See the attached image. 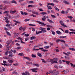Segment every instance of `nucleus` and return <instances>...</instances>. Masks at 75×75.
<instances>
[{
    "instance_id": "obj_1",
    "label": "nucleus",
    "mask_w": 75,
    "mask_h": 75,
    "mask_svg": "<svg viewBox=\"0 0 75 75\" xmlns=\"http://www.w3.org/2000/svg\"><path fill=\"white\" fill-rule=\"evenodd\" d=\"M13 50L11 49L9 52V55L8 56V57H13Z\"/></svg>"
},
{
    "instance_id": "obj_2",
    "label": "nucleus",
    "mask_w": 75,
    "mask_h": 75,
    "mask_svg": "<svg viewBox=\"0 0 75 75\" xmlns=\"http://www.w3.org/2000/svg\"><path fill=\"white\" fill-rule=\"evenodd\" d=\"M39 30H40L42 31V33H46L47 30L45 29H43V28L40 27L39 28Z\"/></svg>"
},
{
    "instance_id": "obj_3",
    "label": "nucleus",
    "mask_w": 75,
    "mask_h": 75,
    "mask_svg": "<svg viewBox=\"0 0 75 75\" xmlns=\"http://www.w3.org/2000/svg\"><path fill=\"white\" fill-rule=\"evenodd\" d=\"M53 59H50V62L52 64H56L58 62L56 61H53Z\"/></svg>"
},
{
    "instance_id": "obj_4",
    "label": "nucleus",
    "mask_w": 75,
    "mask_h": 75,
    "mask_svg": "<svg viewBox=\"0 0 75 75\" xmlns=\"http://www.w3.org/2000/svg\"><path fill=\"white\" fill-rule=\"evenodd\" d=\"M38 68H34L33 69H30V71H32V72H35V73H36L38 71H36L37 70H38Z\"/></svg>"
},
{
    "instance_id": "obj_5",
    "label": "nucleus",
    "mask_w": 75,
    "mask_h": 75,
    "mask_svg": "<svg viewBox=\"0 0 75 75\" xmlns=\"http://www.w3.org/2000/svg\"><path fill=\"white\" fill-rule=\"evenodd\" d=\"M36 21V22H38L39 24H42L40 25L41 26H43V27H45V24L39 21Z\"/></svg>"
},
{
    "instance_id": "obj_6",
    "label": "nucleus",
    "mask_w": 75,
    "mask_h": 75,
    "mask_svg": "<svg viewBox=\"0 0 75 75\" xmlns=\"http://www.w3.org/2000/svg\"><path fill=\"white\" fill-rule=\"evenodd\" d=\"M23 58L25 59H28V60L29 61H31V59L30 58L28 57H24Z\"/></svg>"
},
{
    "instance_id": "obj_7",
    "label": "nucleus",
    "mask_w": 75,
    "mask_h": 75,
    "mask_svg": "<svg viewBox=\"0 0 75 75\" xmlns=\"http://www.w3.org/2000/svg\"><path fill=\"white\" fill-rule=\"evenodd\" d=\"M63 72L65 74H67V73H68V72H69V71L68 70H66L63 71Z\"/></svg>"
},
{
    "instance_id": "obj_8",
    "label": "nucleus",
    "mask_w": 75,
    "mask_h": 75,
    "mask_svg": "<svg viewBox=\"0 0 75 75\" xmlns=\"http://www.w3.org/2000/svg\"><path fill=\"white\" fill-rule=\"evenodd\" d=\"M37 54L39 57H42V55L40 53L38 52L37 53Z\"/></svg>"
},
{
    "instance_id": "obj_9",
    "label": "nucleus",
    "mask_w": 75,
    "mask_h": 75,
    "mask_svg": "<svg viewBox=\"0 0 75 75\" xmlns=\"http://www.w3.org/2000/svg\"><path fill=\"white\" fill-rule=\"evenodd\" d=\"M64 3H65V4H69V3L68 2H67L66 1H63Z\"/></svg>"
},
{
    "instance_id": "obj_10",
    "label": "nucleus",
    "mask_w": 75,
    "mask_h": 75,
    "mask_svg": "<svg viewBox=\"0 0 75 75\" xmlns=\"http://www.w3.org/2000/svg\"><path fill=\"white\" fill-rule=\"evenodd\" d=\"M9 62V63H10V64H12V63L13 62V61L12 60L9 59L8 61Z\"/></svg>"
},
{
    "instance_id": "obj_11",
    "label": "nucleus",
    "mask_w": 75,
    "mask_h": 75,
    "mask_svg": "<svg viewBox=\"0 0 75 75\" xmlns=\"http://www.w3.org/2000/svg\"><path fill=\"white\" fill-rule=\"evenodd\" d=\"M70 64H71V67H73V68H74L75 67V64L74 65L72 63H70Z\"/></svg>"
},
{
    "instance_id": "obj_12",
    "label": "nucleus",
    "mask_w": 75,
    "mask_h": 75,
    "mask_svg": "<svg viewBox=\"0 0 75 75\" xmlns=\"http://www.w3.org/2000/svg\"><path fill=\"white\" fill-rule=\"evenodd\" d=\"M17 11L16 10L12 11H10V13H11V14H13V13H16V12Z\"/></svg>"
},
{
    "instance_id": "obj_13",
    "label": "nucleus",
    "mask_w": 75,
    "mask_h": 75,
    "mask_svg": "<svg viewBox=\"0 0 75 75\" xmlns=\"http://www.w3.org/2000/svg\"><path fill=\"white\" fill-rule=\"evenodd\" d=\"M36 34H40L41 33H42V31H38V32H37V30L36 31Z\"/></svg>"
},
{
    "instance_id": "obj_14",
    "label": "nucleus",
    "mask_w": 75,
    "mask_h": 75,
    "mask_svg": "<svg viewBox=\"0 0 75 75\" xmlns=\"http://www.w3.org/2000/svg\"><path fill=\"white\" fill-rule=\"evenodd\" d=\"M26 64H27V65H28V64H32V65L33 64V63H32V62H26Z\"/></svg>"
},
{
    "instance_id": "obj_15",
    "label": "nucleus",
    "mask_w": 75,
    "mask_h": 75,
    "mask_svg": "<svg viewBox=\"0 0 75 75\" xmlns=\"http://www.w3.org/2000/svg\"><path fill=\"white\" fill-rule=\"evenodd\" d=\"M17 35H18V34L17 33H14L13 37H14V38H15V37H17Z\"/></svg>"
},
{
    "instance_id": "obj_16",
    "label": "nucleus",
    "mask_w": 75,
    "mask_h": 75,
    "mask_svg": "<svg viewBox=\"0 0 75 75\" xmlns=\"http://www.w3.org/2000/svg\"><path fill=\"white\" fill-rule=\"evenodd\" d=\"M35 36H32L30 38V40H34V39H35Z\"/></svg>"
},
{
    "instance_id": "obj_17",
    "label": "nucleus",
    "mask_w": 75,
    "mask_h": 75,
    "mask_svg": "<svg viewBox=\"0 0 75 75\" xmlns=\"http://www.w3.org/2000/svg\"><path fill=\"white\" fill-rule=\"evenodd\" d=\"M55 71V70H53V71L50 70V71H49V72L50 74H52L53 73V72H54Z\"/></svg>"
},
{
    "instance_id": "obj_18",
    "label": "nucleus",
    "mask_w": 75,
    "mask_h": 75,
    "mask_svg": "<svg viewBox=\"0 0 75 75\" xmlns=\"http://www.w3.org/2000/svg\"><path fill=\"white\" fill-rule=\"evenodd\" d=\"M56 33L57 34H62V33H61V32L58 30L57 31Z\"/></svg>"
},
{
    "instance_id": "obj_19",
    "label": "nucleus",
    "mask_w": 75,
    "mask_h": 75,
    "mask_svg": "<svg viewBox=\"0 0 75 75\" xmlns=\"http://www.w3.org/2000/svg\"><path fill=\"white\" fill-rule=\"evenodd\" d=\"M12 74H13L14 75H17V72H15V71H13L12 73Z\"/></svg>"
},
{
    "instance_id": "obj_20",
    "label": "nucleus",
    "mask_w": 75,
    "mask_h": 75,
    "mask_svg": "<svg viewBox=\"0 0 75 75\" xmlns=\"http://www.w3.org/2000/svg\"><path fill=\"white\" fill-rule=\"evenodd\" d=\"M31 56H32V58H36V55H35L34 54H33L31 55Z\"/></svg>"
},
{
    "instance_id": "obj_21",
    "label": "nucleus",
    "mask_w": 75,
    "mask_h": 75,
    "mask_svg": "<svg viewBox=\"0 0 75 75\" xmlns=\"http://www.w3.org/2000/svg\"><path fill=\"white\" fill-rule=\"evenodd\" d=\"M41 59L43 62H44V63H47V61H45L44 59Z\"/></svg>"
},
{
    "instance_id": "obj_22",
    "label": "nucleus",
    "mask_w": 75,
    "mask_h": 75,
    "mask_svg": "<svg viewBox=\"0 0 75 75\" xmlns=\"http://www.w3.org/2000/svg\"><path fill=\"white\" fill-rule=\"evenodd\" d=\"M12 3H14L15 4H17V2L16 1L13 0L11 1Z\"/></svg>"
},
{
    "instance_id": "obj_23",
    "label": "nucleus",
    "mask_w": 75,
    "mask_h": 75,
    "mask_svg": "<svg viewBox=\"0 0 75 75\" xmlns=\"http://www.w3.org/2000/svg\"><path fill=\"white\" fill-rule=\"evenodd\" d=\"M6 33L8 35H11V34H10V33H9V32H8L7 30H6Z\"/></svg>"
},
{
    "instance_id": "obj_24",
    "label": "nucleus",
    "mask_w": 75,
    "mask_h": 75,
    "mask_svg": "<svg viewBox=\"0 0 75 75\" xmlns=\"http://www.w3.org/2000/svg\"><path fill=\"white\" fill-rule=\"evenodd\" d=\"M42 20L43 21H45V20H46V18L44 16L43 18H42Z\"/></svg>"
},
{
    "instance_id": "obj_25",
    "label": "nucleus",
    "mask_w": 75,
    "mask_h": 75,
    "mask_svg": "<svg viewBox=\"0 0 75 75\" xmlns=\"http://www.w3.org/2000/svg\"><path fill=\"white\" fill-rule=\"evenodd\" d=\"M40 14H42V15H44L45 14H47V13H46L45 12H42L40 13Z\"/></svg>"
},
{
    "instance_id": "obj_26",
    "label": "nucleus",
    "mask_w": 75,
    "mask_h": 75,
    "mask_svg": "<svg viewBox=\"0 0 75 75\" xmlns=\"http://www.w3.org/2000/svg\"><path fill=\"white\" fill-rule=\"evenodd\" d=\"M54 8L56 10H57V11H59V9L55 6H54Z\"/></svg>"
},
{
    "instance_id": "obj_27",
    "label": "nucleus",
    "mask_w": 75,
    "mask_h": 75,
    "mask_svg": "<svg viewBox=\"0 0 75 75\" xmlns=\"http://www.w3.org/2000/svg\"><path fill=\"white\" fill-rule=\"evenodd\" d=\"M47 6L49 9L50 10H51V9H52V8H51V7L50 6L47 5Z\"/></svg>"
},
{
    "instance_id": "obj_28",
    "label": "nucleus",
    "mask_w": 75,
    "mask_h": 75,
    "mask_svg": "<svg viewBox=\"0 0 75 75\" xmlns=\"http://www.w3.org/2000/svg\"><path fill=\"white\" fill-rule=\"evenodd\" d=\"M66 63L67 65H69L70 64V62L69 61H66Z\"/></svg>"
},
{
    "instance_id": "obj_29",
    "label": "nucleus",
    "mask_w": 75,
    "mask_h": 75,
    "mask_svg": "<svg viewBox=\"0 0 75 75\" xmlns=\"http://www.w3.org/2000/svg\"><path fill=\"white\" fill-rule=\"evenodd\" d=\"M69 50H71V51H75V50L74 48H70Z\"/></svg>"
},
{
    "instance_id": "obj_30",
    "label": "nucleus",
    "mask_w": 75,
    "mask_h": 75,
    "mask_svg": "<svg viewBox=\"0 0 75 75\" xmlns=\"http://www.w3.org/2000/svg\"><path fill=\"white\" fill-rule=\"evenodd\" d=\"M33 65H35V66L37 67H40L39 65L38 64H33Z\"/></svg>"
},
{
    "instance_id": "obj_31",
    "label": "nucleus",
    "mask_w": 75,
    "mask_h": 75,
    "mask_svg": "<svg viewBox=\"0 0 75 75\" xmlns=\"http://www.w3.org/2000/svg\"><path fill=\"white\" fill-rule=\"evenodd\" d=\"M13 65L14 66H18V63H16L15 64H13Z\"/></svg>"
},
{
    "instance_id": "obj_32",
    "label": "nucleus",
    "mask_w": 75,
    "mask_h": 75,
    "mask_svg": "<svg viewBox=\"0 0 75 75\" xmlns=\"http://www.w3.org/2000/svg\"><path fill=\"white\" fill-rule=\"evenodd\" d=\"M44 48H45V49H48V48H50V46H45L44 47Z\"/></svg>"
},
{
    "instance_id": "obj_33",
    "label": "nucleus",
    "mask_w": 75,
    "mask_h": 75,
    "mask_svg": "<svg viewBox=\"0 0 75 75\" xmlns=\"http://www.w3.org/2000/svg\"><path fill=\"white\" fill-rule=\"evenodd\" d=\"M51 16L52 17V18H56V17L55 16L53 15H51Z\"/></svg>"
},
{
    "instance_id": "obj_34",
    "label": "nucleus",
    "mask_w": 75,
    "mask_h": 75,
    "mask_svg": "<svg viewBox=\"0 0 75 75\" xmlns=\"http://www.w3.org/2000/svg\"><path fill=\"white\" fill-rule=\"evenodd\" d=\"M33 13V14H36V15H38V13L37 12L34 11Z\"/></svg>"
},
{
    "instance_id": "obj_35",
    "label": "nucleus",
    "mask_w": 75,
    "mask_h": 75,
    "mask_svg": "<svg viewBox=\"0 0 75 75\" xmlns=\"http://www.w3.org/2000/svg\"><path fill=\"white\" fill-rule=\"evenodd\" d=\"M65 33H66V34H68V33H69V31L68 30H65L64 32Z\"/></svg>"
},
{
    "instance_id": "obj_36",
    "label": "nucleus",
    "mask_w": 75,
    "mask_h": 75,
    "mask_svg": "<svg viewBox=\"0 0 75 75\" xmlns=\"http://www.w3.org/2000/svg\"><path fill=\"white\" fill-rule=\"evenodd\" d=\"M18 55H20V56H22V55H23L24 54H23V53H21L18 54Z\"/></svg>"
},
{
    "instance_id": "obj_37",
    "label": "nucleus",
    "mask_w": 75,
    "mask_h": 75,
    "mask_svg": "<svg viewBox=\"0 0 75 75\" xmlns=\"http://www.w3.org/2000/svg\"><path fill=\"white\" fill-rule=\"evenodd\" d=\"M61 25L63 26V27H67V25H64V24H61Z\"/></svg>"
},
{
    "instance_id": "obj_38",
    "label": "nucleus",
    "mask_w": 75,
    "mask_h": 75,
    "mask_svg": "<svg viewBox=\"0 0 75 75\" xmlns=\"http://www.w3.org/2000/svg\"><path fill=\"white\" fill-rule=\"evenodd\" d=\"M21 13L22 15H23V16H24V12H23V11H21Z\"/></svg>"
},
{
    "instance_id": "obj_39",
    "label": "nucleus",
    "mask_w": 75,
    "mask_h": 75,
    "mask_svg": "<svg viewBox=\"0 0 75 75\" xmlns=\"http://www.w3.org/2000/svg\"><path fill=\"white\" fill-rule=\"evenodd\" d=\"M30 19H26L24 21H30Z\"/></svg>"
},
{
    "instance_id": "obj_40",
    "label": "nucleus",
    "mask_w": 75,
    "mask_h": 75,
    "mask_svg": "<svg viewBox=\"0 0 75 75\" xmlns=\"http://www.w3.org/2000/svg\"><path fill=\"white\" fill-rule=\"evenodd\" d=\"M12 41V40H10V41H9L8 42V43L9 44Z\"/></svg>"
},
{
    "instance_id": "obj_41",
    "label": "nucleus",
    "mask_w": 75,
    "mask_h": 75,
    "mask_svg": "<svg viewBox=\"0 0 75 75\" xmlns=\"http://www.w3.org/2000/svg\"><path fill=\"white\" fill-rule=\"evenodd\" d=\"M42 51H44V52H47L48 51V50H45L44 49H43L41 50Z\"/></svg>"
},
{
    "instance_id": "obj_42",
    "label": "nucleus",
    "mask_w": 75,
    "mask_h": 75,
    "mask_svg": "<svg viewBox=\"0 0 75 75\" xmlns=\"http://www.w3.org/2000/svg\"><path fill=\"white\" fill-rule=\"evenodd\" d=\"M59 22L60 24H64V23H63V21H60Z\"/></svg>"
},
{
    "instance_id": "obj_43",
    "label": "nucleus",
    "mask_w": 75,
    "mask_h": 75,
    "mask_svg": "<svg viewBox=\"0 0 75 75\" xmlns=\"http://www.w3.org/2000/svg\"><path fill=\"white\" fill-rule=\"evenodd\" d=\"M18 40H21V41L22 40H23V38H20V37H18Z\"/></svg>"
},
{
    "instance_id": "obj_44",
    "label": "nucleus",
    "mask_w": 75,
    "mask_h": 75,
    "mask_svg": "<svg viewBox=\"0 0 75 75\" xmlns=\"http://www.w3.org/2000/svg\"><path fill=\"white\" fill-rule=\"evenodd\" d=\"M67 17L68 18H71V19H72V17L71 16H67Z\"/></svg>"
},
{
    "instance_id": "obj_45",
    "label": "nucleus",
    "mask_w": 75,
    "mask_h": 75,
    "mask_svg": "<svg viewBox=\"0 0 75 75\" xmlns=\"http://www.w3.org/2000/svg\"><path fill=\"white\" fill-rule=\"evenodd\" d=\"M26 75H30V74L29 72H25Z\"/></svg>"
},
{
    "instance_id": "obj_46",
    "label": "nucleus",
    "mask_w": 75,
    "mask_h": 75,
    "mask_svg": "<svg viewBox=\"0 0 75 75\" xmlns=\"http://www.w3.org/2000/svg\"><path fill=\"white\" fill-rule=\"evenodd\" d=\"M59 41H61V40L58 39L56 41V42H59Z\"/></svg>"
},
{
    "instance_id": "obj_47",
    "label": "nucleus",
    "mask_w": 75,
    "mask_h": 75,
    "mask_svg": "<svg viewBox=\"0 0 75 75\" xmlns=\"http://www.w3.org/2000/svg\"><path fill=\"white\" fill-rule=\"evenodd\" d=\"M61 13L62 14H64L65 11H61Z\"/></svg>"
},
{
    "instance_id": "obj_48",
    "label": "nucleus",
    "mask_w": 75,
    "mask_h": 75,
    "mask_svg": "<svg viewBox=\"0 0 75 75\" xmlns=\"http://www.w3.org/2000/svg\"><path fill=\"white\" fill-rule=\"evenodd\" d=\"M3 58L4 59H8V57H3Z\"/></svg>"
},
{
    "instance_id": "obj_49",
    "label": "nucleus",
    "mask_w": 75,
    "mask_h": 75,
    "mask_svg": "<svg viewBox=\"0 0 75 75\" xmlns=\"http://www.w3.org/2000/svg\"><path fill=\"white\" fill-rule=\"evenodd\" d=\"M4 13H7V14H8V11H5L4 12Z\"/></svg>"
},
{
    "instance_id": "obj_50",
    "label": "nucleus",
    "mask_w": 75,
    "mask_h": 75,
    "mask_svg": "<svg viewBox=\"0 0 75 75\" xmlns=\"http://www.w3.org/2000/svg\"><path fill=\"white\" fill-rule=\"evenodd\" d=\"M60 42H64V43H65V41H64V40H61Z\"/></svg>"
},
{
    "instance_id": "obj_51",
    "label": "nucleus",
    "mask_w": 75,
    "mask_h": 75,
    "mask_svg": "<svg viewBox=\"0 0 75 75\" xmlns=\"http://www.w3.org/2000/svg\"><path fill=\"white\" fill-rule=\"evenodd\" d=\"M8 51H7L5 52V55H8Z\"/></svg>"
},
{
    "instance_id": "obj_52",
    "label": "nucleus",
    "mask_w": 75,
    "mask_h": 75,
    "mask_svg": "<svg viewBox=\"0 0 75 75\" xmlns=\"http://www.w3.org/2000/svg\"><path fill=\"white\" fill-rule=\"evenodd\" d=\"M53 61H57V58H54L53 60Z\"/></svg>"
},
{
    "instance_id": "obj_53",
    "label": "nucleus",
    "mask_w": 75,
    "mask_h": 75,
    "mask_svg": "<svg viewBox=\"0 0 75 75\" xmlns=\"http://www.w3.org/2000/svg\"><path fill=\"white\" fill-rule=\"evenodd\" d=\"M47 27H50V28H52V26L51 25H47Z\"/></svg>"
},
{
    "instance_id": "obj_54",
    "label": "nucleus",
    "mask_w": 75,
    "mask_h": 75,
    "mask_svg": "<svg viewBox=\"0 0 75 75\" xmlns=\"http://www.w3.org/2000/svg\"><path fill=\"white\" fill-rule=\"evenodd\" d=\"M25 36L26 37H28L29 36V35L28 34H26L25 35Z\"/></svg>"
},
{
    "instance_id": "obj_55",
    "label": "nucleus",
    "mask_w": 75,
    "mask_h": 75,
    "mask_svg": "<svg viewBox=\"0 0 75 75\" xmlns=\"http://www.w3.org/2000/svg\"><path fill=\"white\" fill-rule=\"evenodd\" d=\"M32 16L33 17H37V16L36 15H34V14H32Z\"/></svg>"
},
{
    "instance_id": "obj_56",
    "label": "nucleus",
    "mask_w": 75,
    "mask_h": 75,
    "mask_svg": "<svg viewBox=\"0 0 75 75\" xmlns=\"http://www.w3.org/2000/svg\"><path fill=\"white\" fill-rule=\"evenodd\" d=\"M4 18H5V19L6 20H8V18L5 17Z\"/></svg>"
},
{
    "instance_id": "obj_57",
    "label": "nucleus",
    "mask_w": 75,
    "mask_h": 75,
    "mask_svg": "<svg viewBox=\"0 0 75 75\" xmlns=\"http://www.w3.org/2000/svg\"><path fill=\"white\" fill-rule=\"evenodd\" d=\"M3 63L5 64H6V61L3 60Z\"/></svg>"
},
{
    "instance_id": "obj_58",
    "label": "nucleus",
    "mask_w": 75,
    "mask_h": 75,
    "mask_svg": "<svg viewBox=\"0 0 75 75\" xmlns=\"http://www.w3.org/2000/svg\"><path fill=\"white\" fill-rule=\"evenodd\" d=\"M49 23H53V21H52L51 20H50V21H49Z\"/></svg>"
},
{
    "instance_id": "obj_59",
    "label": "nucleus",
    "mask_w": 75,
    "mask_h": 75,
    "mask_svg": "<svg viewBox=\"0 0 75 75\" xmlns=\"http://www.w3.org/2000/svg\"><path fill=\"white\" fill-rule=\"evenodd\" d=\"M67 36H62V38H66Z\"/></svg>"
},
{
    "instance_id": "obj_60",
    "label": "nucleus",
    "mask_w": 75,
    "mask_h": 75,
    "mask_svg": "<svg viewBox=\"0 0 75 75\" xmlns=\"http://www.w3.org/2000/svg\"><path fill=\"white\" fill-rule=\"evenodd\" d=\"M6 26H10V25H10V24H9V23H7L6 25Z\"/></svg>"
},
{
    "instance_id": "obj_61",
    "label": "nucleus",
    "mask_w": 75,
    "mask_h": 75,
    "mask_svg": "<svg viewBox=\"0 0 75 75\" xmlns=\"http://www.w3.org/2000/svg\"><path fill=\"white\" fill-rule=\"evenodd\" d=\"M55 74H56V75H58V74H59V71H57L56 72H55Z\"/></svg>"
},
{
    "instance_id": "obj_62",
    "label": "nucleus",
    "mask_w": 75,
    "mask_h": 75,
    "mask_svg": "<svg viewBox=\"0 0 75 75\" xmlns=\"http://www.w3.org/2000/svg\"><path fill=\"white\" fill-rule=\"evenodd\" d=\"M25 32H24L21 35H24L25 34Z\"/></svg>"
},
{
    "instance_id": "obj_63",
    "label": "nucleus",
    "mask_w": 75,
    "mask_h": 75,
    "mask_svg": "<svg viewBox=\"0 0 75 75\" xmlns=\"http://www.w3.org/2000/svg\"><path fill=\"white\" fill-rule=\"evenodd\" d=\"M17 50H20V49H21V47H18L17 48Z\"/></svg>"
},
{
    "instance_id": "obj_64",
    "label": "nucleus",
    "mask_w": 75,
    "mask_h": 75,
    "mask_svg": "<svg viewBox=\"0 0 75 75\" xmlns=\"http://www.w3.org/2000/svg\"><path fill=\"white\" fill-rule=\"evenodd\" d=\"M22 75H27V74H26L25 73H22Z\"/></svg>"
}]
</instances>
